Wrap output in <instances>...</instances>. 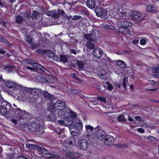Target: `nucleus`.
Masks as SVG:
<instances>
[{
	"instance_id": "nucleus-5",
	"label": "nucleus",
	"mask_w": 159,
	"mask_h": 159,
	"mask_svg": "<svg viewBox=\"0 0 159 159\" xmlns=\"http://www.w3.org/2000/svg\"><path fill=\"white\" fill-rule=\"evenodd\" d=\"M131 17L134 21L140 22L145 19L146 15L144 14L143 16V15H141L139 12L134 11L132 13Z\"/></svg>"
},
{
	"instance_id": "nucleus-27",
	"label": "nucleus",
	"mask_w": 159,
	"mask_h": 159,
	"mask_svg": "<svg viewBox=\"0 0 159 159\" xmlns=\"http://www.w3.org/2000/svg\"><path fill=\"white\" fill-rule=\"evenodd\" d=\"M32 129V131H36L40 129L39 125L38 123L34 122L31 124Z\"/></svg>"
},
{
	"instance_id": "nucleus-64",
	"label": "nucleus",
	"mask_w": 159,
	"mask_h": 159,
	"mask_svg": "<svg viewBox=\"0 0 159 159\" xmlns=\"http://www.w3.org/2000/svg\"><path fill=\"white\" fill-rule=\"evenodd\" d=\"M11 121L13 123L15 124H16L17 123V120H16L15 119H11Z\"/></svg>"
},
{
	"instance_id": "nucleus-44",
	"label": "nucleus",
	"mask_w": 159,
	"mask_h": 159,
	"mask_svg": "<svg viewBox=\"0 0 159 159\" xmlns=\"http://www.w3.org/2000/svg\"><path fill=\"white\" fill-rule=\"evenodd\" d=\"M14 66H5L4 69V70L8 71H11L12 69H14Z\"/></svg>"
},
{
	"instance_id": "nucleus-40",
	"label": "nucleus",
	"mask_w": 159,
	"mask_h": 159,
	"mask_svg": "<svg viewBox=\"0 0 159 159\" xmlns=\"http://www.w3.org/2000/svg\"><path fill=\"white\" fill-rule=\"evenodd\" d=\"M104 86H106L107 88V89L109 90H111L113 89V87L111 85V84L108 82H107L106 83V84L104 85Z\"/></svg>"
},
{
	"instance_id": "nucleus-15",
	"label": "nucleus",
	"mask_w": 159,
	"mask_h": 159,
	"mask_svg": "<svg viewBox=\"0 0 159 159\" xmlns=\"http://www.w3.org/2000/svg\"><path fill=\"white\" fill-rule=\"evenodd\" d=\"M103 51L100 48H97L93 50V54L94 56L99 58L101 57Z\"/></svg>"
},
{
	"instance_id": "nucleus-39",
	"label": "nucleus",
	"mask_w": 159,
	"mask_h": 159,
	"mask_svg": "<svg viewBox=\"0 0 159 159\" xmlns=\"http://www.w3.org/2000/svg\"><path fill=\"white\" fill-rule=\"evenodd\" d=\"M61 60V61L65 63L67 62L68 61V57L67 56L61 55L60 56Z\"/></svg>"
},
{
	"instance_id": "nucleus-34",
	"label": "nucleus",
	"mask_w": 159,
	"mask_h": 159,
	"mask_svg": "<svg viewBox=\"0 0 159 159\" xmlns=\"http://www.w3.org/2000/svg\"><path fill=\"white\" fill-rule=\"evenodd\" d=\"M86 45L87 47L90 50L93 49L95 47V45L89 42H88Z\"/></svg>"
},
{
	"instance_id": "nucleus-35",
	"label": "nucleus",
	"mask_w": 159,
	"mask_h": 159,
	"mask_svg": "<svg viewBox=\"0 0 159 159\" xmlns=\"http://www.w3.org/2000/svg\"><path fill=\"white\" fill-rule=\"evenodd\" d=\"M70 116L69 117H71L74 120V119L75 120H76V118L77 117V116L76 114V113L75 112L73 111H70Z\"/></svg>"
},
{
	"instance_id": "nucleus-31",
	"label": "nucleus",
	"mask_w": 159,
	"mask_h": 159,
	"mask_svg": "<svg viewBox=\"0 0 159 159\" xmlns=\"http://www.w3.org/2000/svg\"><path fill=\"white\" fill-rule=\"evenodd\" d=\"M146 10L149 12H154L156 11L154 7L151 5L148 6L146 8Z\"/></svg>"
},
{
	"instance_id": "nucleus-36",
	"label": "nucleus",
	"mask_w": 159,
	"mask_h": 159,
	"mask_svg": "<svg viewBox=\"0 0 159 159\" xmlns=\"http://www.w3.org/2000/svg\"><path fill=\"white\" fill-rule=\"evenodd\" d=\"M97 99L99 100L104 104L107 103V101L106 98L103 97H98L97 98Z\"/></svg>"
},
{
	"instance_id": "nucleus-30",
	"label": "nucleus",
	"mask_w": 159,
	"mask_h": 159,
	"mask_svg": "<svg viewBox=\"0 0 159 159\" xmlns=\"http://www.w3.org/2000/svg\"><path fill=\"white\" fill-rule=\"evenodd\" d=\"M31 64L33 65V66L34 67L38 69H39L42 71H44L46 70L45 68L41 65L40 64L35 63V61L34 63L33 64Z\"/></svg>"
},
{
	"instance_id": "nucleus-63",
	"label": "nucleus",
	"mask_w": 159,
	"mask_h": 159,
	"mask_svg": "<svg viewBox=\"0 0 159 159\" xmlns=\"http://www.w3.org/2000/svg\"><path fill=\"white\" fill-rule=\"evenodd\" d=\"M80 16H74L73 17V19L74 20H78L79 19H80Z\"/></svg>"
},
{
	"instance_id": "nucleus-18",
	"label": "nucleus",
	"mask_w": 159,
	"mask_h": 159,
	"mask_svg": "<svg viewBox=\"0 0 159 159\" xmlns=\"http://www.w3.org/2000/svg\"><path fill=\"white\" fill-rule=\"evenodd\" d=\"M40 154L43 157L45 158H56L58 157V156L55 154L50 153L43 152L40 153Z\"/></svg>"
},
{
	"instance_id": "nucleus-42",
	"label": "nucleus",
	"mask_w": 159,
	"mask_h": 159,
	"mask_svg": "<svg viewBox=\"0 0 159 159\" xmlns=\"http://www.w3.org/2000/svg\"><path fill=\"white\" fill-rule=\"evenodd\" d=\"M77 63L79 68L81 69H83L84 68V64L82 61L77 60Z\"/></svg>"
},
{
	"instance_id": "nucleus-33",
	"label": "nucleus",
	"mask_w": 159,
	"mask_h": 159,
	"mask_svg": "<svg viewBox=\"0 0 159 159\" xmlns=\"http://www.w3.org/2000/svg\"><path fill=\"white\" fill-rule=\"evenodd\" d=\"M74 139L73 137H69L66 141L67 145H70L72 144L74 142Z\"/></svg>"
},
{
	"instance_id": "nucleus-12",
	"label": "nucleus",
	"mask_w": 159,
	"mask_h": 159,
	"mask_svg": "<svg viewBox=\"0 0 159 159\" xmlns=\"http://www.w3.org/2000/svg\"><path fill=\"white\" fill-rule=\"evenodd\" d=\"M118 24L120 25V27H127L128 26H132L133 24L127 20H123L119 21Z\"/></svg>"
},
{
	"instance_id": "nucleus-10",
	"label": "nucleus",
	"mask_w": 159,
	"mask_h": 159,
	"mask_svg": "<svg viewBox=\"0 0 159 159\" xmlns=\"http://www.w3.org/2000/svg\"><path fill=\"white\" fill-rule=\"evenodd\" d=\"M78 146L80 149L83 150H86L89 146V143L87 140L82 139L79 141Z\"/></svg>"
},
{
	"instance_id": "nucleus-61",
	"label": "nucleus",
	"mask_w": 159,
	"mask_h": 159,
	"mask_svg": "<svg viewBox=\"0 0 159 159\" xmlns=\"http://www.w3.org/2000/svg\"><path fill=\"white\" fill-rule=\"evenodd\" d=\"M140 126L142 127H145L147 128L148 126L147 124L145 123H143L141 124Z\"/></svg>"
},
{
	"instance_id": "nucleus-8",
	"label": "nucleus",
	"mask_w": 159,
	"mask_h": 159,
	"mask_svg": "<svg viewBox=\"0 0 159 159\" xmlns=\"http://www.w3.org/2000/svg\"><path fill=\"white\" fill-rule=\"evenodd\" d=\"M86 133L87 136L92 139L94 138V134L95 131L93 132V128L90 125H86Z\"/></svg>"
},
{
	"instance_id": "nucleus-32",
	"label": "nucleus",
	"mask_w": 159,
	"mask_h": 159,
	"mask_svg": "<svg viewBox=\"0 0 159 159\" xmlns=\"http://www.w3.org/2000/svg\"><path fill=\"white\" fill-rule=\"evenodd\" d=\"M40 13L36 11H33L32 17L33 19H36L39 18Z\"/></svg>"
},
{
	"instance_id": "nucleus-4",
	"label": "nucleus",
	"mask_w": 159,
	"mask_h": 159,
	"mask_svg": "<svg viewBox=\"0 0 159 159\" xmlns=\"http://www.w3.org/2000/svg\"><path fill=\"white\" fill-rule=\"evenodd\" d=\"M84 38L89 41H92L97 42L98 40L100 38L99 32L98 30H95L90 34L85 35Z\"/></svg>"
},
{
	"instance_id": "nucleus-19",
	"label": "nucleus",
	"mask_w": 159,
	"mask_h": 159,
	"mask_svg": "<svg viewBox=\"0 0 159 159\" xmlns=\"http://www.w3.org/2000/svg\"><path fill=\"white\" fill-rule=\"evenodd\" d=\"M6 108L7 110V114H12L15 111V109L11 107V105L9 103H6Z\"/></svg>"
},
{
	"instance_id": "nucleus-24",
	"label": "nucleus",
	"mask_w": 159,
	"mask_h": 159,
	"mask_svg": "<svg viewBox=\"0 0 159 159\" xmlns=\"http://www.w3.org/2000/svg\"><path fill=\"white\" fill-rule=\"evenodd\" d=\"M98 75L102 79L105 80L107 79V74L106 73L105 70H101L98 72Z\"/></svg>"
},
{
	"instance_id": "nucleus-51",
	"label": "nucleus",
	"mask_w": 159,
	"mask_h": 159,
	"mask_svg": "<svg viewBox=\"0 0 159 159\" xmlns=\"http://www.w3.org/2000/svg\"><path fill=\"white\" fill-rule=\"evenodd\" d=\"M140 44L141 45H144L145 44L146 41V40L144 39L141 38L140 40Z\"/></svg>"
},
{
	"instance_id": "nucleus-37",
	"label": "nucleus",
	"mask_w": 159,
	"mask_h": 159,
	"mask_svg": "<svg viewBox=\"0 0 159 159\" xmlns=\"http://www.w3.org/2000/svg\"><path fill=\"white\" fill-rule=\"evenodd\" d=\"M102 15L100 16L102 18L105 19L107 17V10L105 9H104L103 10V11H102Z\"/></svg>"
},
{
	"instance_id": "nucleus-17",
	"label": "nucleus",
	"mask_w": 159,
	"mask_h": 159,
	"mask_svg": "<svg viewBox=\"0 0 159 159\" xmlns=\"http://www.w3.org/2000/svg\"><path fill=\"white\" fill-rule=\"evenodd\" d=\"M45 14L47 15L51 16L54 18H57L59 16V13L56 10L47 11Z\"/></svg>"
},
{
	"instance_id": "nucleus-49",
	"label": "nucleus",
	"mask_w": 159,
	"mask_h": 159,
	"mask_svg": "<svg viewBox=\"0 0 159 159\" xmlns=\"http://www.w3.org/2000/svg\"><path fill=\"white\" fill-rule=\"evenodd\" d=\"M152 69L153 72L155 73H159V65L157 67H154Z\"/></svg>"
},
{
	"instance_id": "nucleus-7",
	"label": "nucleus",
	"mask_w": 159,
	"mask_h": 159,
	"mask_svg": "<svg viewBox=\"0 0 159 159\" xmlns=\"http://www.w3.org/2000/svg\"><path fill=\"white\" fill-rule=\"evenodd\" d=\"M26 147L27 148H29L30 149L36 150L40 152H48V150L47 149L44 148L43 147H42L38 145L34 144H27L26 145Z\"/></svg>"
},
{
	"instance_id": "nucleus-29",
	"label": "nucleus",
	"mask_w": 159,
	"mask_h": 159,
	"mask_svg": "<svg viewBox=\"0 0 159 159\" xmlns=\"http://www.w3.org/2000/svg\"><path fill=\"white\" fill-rule=\"evenodd\" d=\"M15 113L16 115H18V116H16V117H18V119L19 120L21 119L22 114V111L19 108L16 109Z\"/></svg>"
},
{
	"instance_id": "nucleus-59",
	"label": "nucleus",
	"mask_w": 159,
	"mask_h": 159,
	"mask_svg": "<svg viewBox=\"0 0 159 159\" xmlns=\"http://www.w3.org/2000/svg\"><path fill=\"white\" fill-rule=\"evenodd\" d=\"M0 41L1 42H4L5 43H6V42H7V41L5 38H3L1 36H0Z\"/></svg>"
},
{
	"instance_id": "nucleus-46",
	"label": "nucleus",
	"mask_w": 159,
	"mask_h": 159,
	"mask_svg": "<svg viewBox=\"0 0 159 159\" xmlns=\"http://www.w3.org/2000/svg\"><path fill=\"white\" fill-rule=\"evenodd\" d=\"M54 108H55V104H51L49 105L48 106V109L51 111H53Z\"/></svg>"
},
{
	"instance_id": "nucleus-50",
	"label": "nucleus",
	"mask_w": 159,
	"mask_h": 159,
	"mask_svg": "<svg viewBox=\"0 0 159 159\" xmlns=\"http://www.w3.org/2000/svg\"><path fill=\"white\" fill-rule=\"evenodd\" d=\"M147 139L148 140L152 141H154L155 140V138L152 136H147Z\"/></svg>"
},
{
	"instance_id": "nucleus-52",
	"label": "nucleus",
	"mask_w": 159,
	"mask_h": 159,
	"mask_svg": "<svg viewBox=\"0 0 159 159\" xmlns=\"http://www.w3.org/2000/svg\"><path fill=\"white\" fill-rule=\"evenodd\" d=\"M134 118L136 120L139 121H142V118L140 116H135L134 117Z\"/></svg>"
},
{
	"instance_id": "nucleus-38",
	"label": "nucleus",
	"mask_w": 159,
	"mask_h": 159,
	"mask_svg": "<svg viewBox=\"0 0 159 159\" xmlns=\"http://www.w3.org/2000/svg\"><path fill=\"white\" fill-rule=\"evenodd\" d=\"M23 20V19L22 17L19 16H17L16 19V21L17 23H20Z\"/></svg>"
},
{
	"instance_id": "nucleus-23",
	"label": "nucleus",
	"mask_w": 159,
	"mask_h": 159,
	"mask_svg": "<svg viewBox=\"0 0 159 159\" xmlns=\"http://www.w3.org/2000/svg\"><path fill=\"white\" fill-rule=\"evenodd\" d=\"M118 30L120 33L124 34H129L130 33L129 30L127 27H120Z\"/></svg>"
},
{
	"instance_id": "nucleus-6",
	"label": "nucleus",
	"mask_w": 159,
	"mask_h": 159,
	"mask_svg": "<svg viewBox=\"0 0 159 159\" xmlns=\"http://www.w3.org/2000/svg\"><path fill=\"white\" fill-rule=\"evenodd\" d=\"M94 130L95 131L94 135V139L96 137L99 140L102 139L105 136V132L103 130L100 129L99 127L95 128Z\"/></svg>"
},
{
	"instance_id": "nucleus-3",
	"label": "nucleus",
	"mask_w": 159,
	"mask_h": 159,
	"mask_svg": "<svg viewBox=\"0 0 159 159\" xmlns=\"http://www.w3.org/2000/svg\"><path fill=\"white\" fill-rule=\"evenodd\" d=\"M74 124L71 125L69 127V129L71 134H74L76 130H81L83 128V125L82 121L78 118L76 120H74Z\"/></svg>"
},
{
	"instance_id": "nucleus-1",
	"label": "nucleus",
	"mask_w": 159,
	"mask_h": 159,
	"mask_svg": "<svg viewBox=\"0 0 159 159\" xmlns=\"http://www.w3.org/2000/svg\"><path fill=\"white\" fill-rule=\"evenodd\" d=\"M6 86L8 88L13 89L14 92H17L20 93V94L17 93V97L19 98L26 99L29 96L28 94H24L21 93L23 90H25V87L17 83L15 81L8 80L6 83Z\"/></svg>"
},
{
	"instance_id": "nucleus-60",
	"label": "nucleus",
	"mask_w": 159,
	"mask_h": 159,
	"mask_svg": "<svg viewBox=\"0 0 159 159\" xmlns=\"http://www.w3.org/2000/svg\"><path fill=\"white\" fill-rule=\"evenodd\" d=\"M62 130H61L60 129H56L55 130V132L56 133H57V134L58 135L61 132H62Z\"/></svg>"
},
{
	"instance_id": "nucleus-22",
	"label": "nucleus",
	"mask_w": 159,
	"mask_h": 159,
	"mask_svg": "<svg viewBox=\"0 0 159 159\" xmlns=\"http://www.w3.org/2000/svg\"><path fill=\"white\" fill-rule=\"evenodd\" d=\"M46 119L48 121L54 122L56 121V117L53 113H52L47 116Z\"/></svg>"
},
{
	"instance_id": "nucleus-62",
	"label": "nucleus",
	"mask_w": 159,
	"mask_h": 159,
	"mask_svg": "<svg viewBox=\"0 0 159 159\" xmlns=\"http://www.w3.org/2000/svg\"><path fill=\"white\" fill-rule=\"evenodd\" d=\"M6 53L5 51L3 49H0V54H3Z\"/></svg>"
},
{
	"instance_id": "nucleus-48",
	"label": "nucleus",
	"mask_w": 159,
	"mask_h": 159,
	"mask_svg": "<svg viewBox=\"0 0 159 159\" xmlns=\"http://www.w3.org/2000/svg\"><path fill=\"white\" fill-rule=\"evenodd\" d=\"M81 92L80 90L77 89H73L71 91L72 93L73 94H77L80 93Z\"/></svg>"
},
{
	"instance_id": "nucleus-57",
	"label": "nucleus",
	"mask_w": 159,
	"mask_h": 159,
	"mask_svg": "<svg viewBox=\"0 0 159 159\" xmlns=\"http://www.w3.org/2000/svg\"><path fill=\"white\" fill-rule=\"evenodd\" d=\"M139 38H138L137 39H135L132 42L133 44H136L139 43Z\"/></svg>"
},
{
	"instance_id": "nucleus-41",
	"label": "nucleus",
	"mask_w": 159,
	"mask_h": 159,
	"mask_svg": "<svg viewBox=\"0 0 159 159\" xmlns=\"http://www.w3.org/2000/svg\"><path fill=\"white\" fill-rule=\"evenodd\" d=\"M23 61L26 64H31L34 63V61L31 59H25Z\"/></svg>"
},
{
	"instance_id": "nucleus-47",
	"label": "nucleus",
	"mask_w": 159,
	"mask_h": 159,
	"mask_svg": "<svg viewBox=\"0 0 159 159\" xmlns=\"http://www.w3.org/2000/svg\"><path fill=\"white\" fill-rule=\"evenodd\" d=\"M65 121L64 119L63 120H60L57 121V124L61 125H64L65 126Z\"/></svg>"
},
{
	"instance_id": "nucleus-9",
	"label": "nucleus",
	"mask_w": 159,
	"mask_h": 159,
	"mask_svg": "<svg viewBox=\"0 0 159 159\" xmlns=\"http://www.w3.org/2000/svg\"><path fill=\"white\" fill-rule=\"evenodd\" d=\"M25 88V90H23V93L27 92V93H31L32 94L34 95H39L42 92V90L38 88H31L26 87Z\"/></svg>"
},
{
	"instance_id": "nucleus-25",
	"label": "nucleus",
	"mask_w": 159,
	"mask_h": 159,
	"mask_svg": "<svg viewBox=\"0 0 159 159\" xmlns=\"http://www.w3.org/2000/svg\"><path fill=\"white\" fill-rule=\"evenodd\" d=\"M116 63L117 66L121 68H124L126 67V65L125 63L121 60H118L116 61Z\"/></svg>"
},
{
	"instance_id": "nucleus-20",
	"label": "nucleus",
	"mask_w": 159,
	"mask_h": 159,
	"mask_svg": "<svg viewBox=\"0 0 159 159\" xmlns=\"http://www.w3.org/2000/svg\"><path fill=\"white\" fill-rule=\"evenodd\" d=\"M87 6L90 9L95 8L96 2L94 0H88L86 2Z\"/></svg>"
},
{
	"instance_id": "nucleus-54",
	"label": "nucleus",
	"mask_w": 159,
	"mask_h": 159,
	"mask_svg": "<svg viewBox=\"0 0 159 159\" xmlns=\"http://www.w3.org/2000/svg\"><path fill=\"white\" fill-rule=\"evenodd\" d=\"M137 131L141 133H143L144 132V130L141 128H138Z\"/></svg>"
},
{
	"instance_id": "nucleus-26",
	"label": "nucleus",
	"mask_w": 159,
	"mask_h": 159,
	"mask_svg": "<svg viewBox=\"0 0 159 159\" xmlns=\"http://www.w3.org/2000/svg\"><path fill=\"white\" fill-rule=\"evenodd\" d=\"M43 96L46 99L52 100L53 98V95L50 94L46 91H44L43 92Z\"/></svg>"
},
{
	"instance_id": "nucleus-21",
	"label": "nucleus",
	"mask_w": 159,
	"mask_h": 159,
	"mask_svg": "<svg viewBox=\"0 0 159 159\" xmlns=\"http://www.w3.org/2000/svg\"><path fill=\"white\" fill-rule=\"evenodd\" d=\"M66 126H69L71 125L73 123V119L71 117H66L64 118Z\"/></svg>"
},
{
	"instance_id": "nucleus-13",
	"label": "nucleus",
	"mask_w": 159,
	"mask_h": 159,
	"mask_svg": "<svg viewBox=\"0 0 159 159\" xmlns=\"http://www.w3.org/2000/svg\"><path fill=\"white\" fill-rule=\"evenodd\" d=\"M114 141V139L112 136L107 135L105 137L104 140L105 144L107 146H109Z\"/></svg>"
},
{
	"instance_id": "nucleus-55",
	"label": "nucleus",
	"mask_w": 159,
	"mask_h": 159,
	"mask_svg": "<svg viewBox=\"0 0 159 159\" xmlns=\"http://www.w3.org/2000/svg\"><path fill=\"white\" fill-rule=\"evenodd\" d=\"M126 78H124L123 82H122V84L125 88L126 87Z\"/></svg>"
},
{
	"instance_id": "nucleus-11",
	"label": "nucleus",
	"mask_w": 159,
	"mask_h": 159,
	"mask_svg": "<svg viewBox=\"0 0 159 159\" xmlns=\"http://www.w3.org/2000/svg\"><path fill=\"white\" fill-rule=\"evenodd\" d=\"M66 157L74 159H78L80 157V154L78 152H68L66 154Z\"/></svg>"
},
{
	"instance_id": "nucleus-53",
	"label": "nucleus",
	"mask_w": 159,
	"mask_h": 159,
	"mask_svg": "<svg viewBox=\"0 0 159 159\" xmlns=\"http://www.w3.org/2000/svg\"><path fill=\"white\" fill-rule=\"evenodd\" d=\"M58 135L59 137L61 138H64L65 136V134L64 132L62 131L61 132V133L58 134Z\"/></svg>"
},
{
	"instance_id": "nucleus-2",
	"label": "nucleus",
	"mask_w": 159,
	"mask_h": 159,
	"mask_svg": "<svg viewBox=\"0 0 159 159\" xmlns=\"http://www.w3.org/2000/svg\"><path fill=\"white\" fill-rule=\"evenodd\" d=\"M110 14L113 17L120 19L121 17H125L126 15V12L125 10L120 8L111 10Z\"/></svg>"
},
{
	"instance_id": "nucleus-43",
	"label": "nucleus",
	"mask_w": 159,
	"mask_h": 159,
	"mask_svg": "<svg viewBox=\"0 0 159 159\" xmlns=\"http://www.w3.org/2000/svg\"><path fill=\"white\" fill-rule=\"evenodd\" d=\"M25 40L27 43H31L32 42L33 40L31 37L29 35H27L25 37Z\"/></svg>"
},
{
	"instance_id": "nucleus-14",
	"label": "nucleus",
	"mask_w": 159,
	"mask_h": 159,
	"mask_svg": "<svg viewBox=\"0 0 159 159\" xmlns=\"http://www.w3.org/2000/svg\"><path fill=\"white\" fill-rule=\"evenodd\" d=\"M55 108L59 110H63L65 107L66 105L64 102L61 101H57L55 103Z\"/></svg>"
},
{
	"instance_id": "nucleus-45",
	"label": "nucleus",
	"mask_w": 159,
	"mask_h": 159,
	"mask_svg": "<svg viewBox=\"0 0 159 159\" xmlns=\"http://www.w3.org/2000/svg\"><path fill=\"white\" fill-rule=\"evenodd\" d=\"M118 120L120 121H125L126 119L124 117V115H121L118 117Z\"/></svg>"
},
{
	"instance_id": "nucleus-56",
	"label": "nucleus",
	"mask_w": 159,
	"mask_h": 159,
	"mask_svg": "<svg viewBox=\"0 0 159 159\" xmlns=\"http://www.w3.org/2000/svg\"><path fill=\"white\" fill-rule=\"evenodd\" d=\"M119 70H115V73L118 75L122 73L121 69L120 68H119Z\"/></svg>"
},
{
	"instance_id": "nucleus-28",
	"label": "nucleus",
	"mask_w": 159,
	"mask_h": 159,
	"mask_svg": "<svg viewBox=\"0 0 159 159\" xmlns=\"http://www.w3.org/2000/svg\"><path fill=\"white\" fill-rule=\"evenodd\" d=\"M104 9L100 7H97L95 10V12L97 16H100L102 15V12L103 11Z\"/></svg>"
},
{
	"instance_id": "nucleus-16",
	"label": "nucleus",
	"mask_w": 159,
	"mask_h": 159,
	"mask_svg": "<svg viewBox=\"0 0 159 159\" xmlns=\"http://www.w3.org/2000/svg\"><path fill=\"white\" fill-rule=\"evenodd\" d=\"M6 103L5 102L2 103V105L0 107V113L2 115H4L7 113V110L6 108Z\"/></svg>"
},
{
	"instance_id": "nucleus-58",
	"label": "nucleus",
	"mask_w": 159,
	"mask_h": 159,
	"mask_svg": "<svg viewBox=\"0 0 159 159\" xmlns=\"http://www.w3.org/2000/svg\"><path fill=\"white\" fill-rule=\"evenodd\" d=\"M150 83L152 85H157L158 84V82H155L153 81V80H151L150 81Z\"/></svg>"
}]
</instances>
